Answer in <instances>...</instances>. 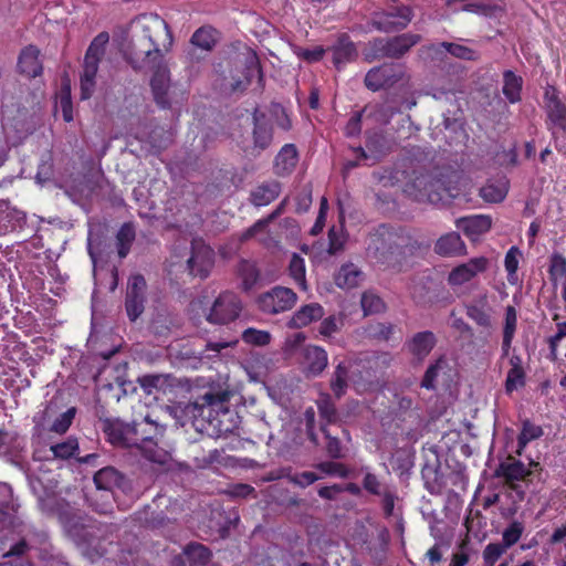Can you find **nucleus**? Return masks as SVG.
<instances>
[{
  "mask_svg": "<svg viewBox=\"0 0 566 566\" xmlns=\"http://www.w3.org/2000/svg\"><path fill=\"white\" fill-rule=\"evenodd\" d=\"M78 450V440L75 437H69L66 440L50 447L53 458L60 460H69L77 457Z\"/></svg>",
  "mask_w": 566,
  "mask_h": 566,
  "instance_id": "39",
  "label": "nucleus"
},
{
  "mask_svg": "<svg viewBox=\"0 0 566 566\" xmlns=\"http://www.w3.org/2000/svg\"><path fill=\"white\" fill-rule=\"evenodd\" d=\"M281 192V184L271 180L259 185L251 192V202L256 207L268 206L273 202Z\"/></svg>",
  "mask_w": 566,
  "mask_h": 566,
  "instance_id": "30",
  "label": "nucleus"
},
{
  "mask_svg": "<svg viewBox=\"0 0 566 566\" xmlns=\"http://www.w3.org/2000/svg\"><path fill=\"white\" fill-rule=\"evenodd\" d=\"M506 551L507 549L503 547L499 542L489 543L482 552V566H495L497 560L503 556V554L506 553Z\"/></svg>",
  "mask_w": 566,
  "mask_h": 566,
  "instance_id": "56",
  "label": "nucleus"
},
{
  "mask_svg": "<svg viewBox=\"0 0 566 566\" xmlns=\"http://www.w3.org/2000/svg\"><path fill=\"white\" fill-rule=\"evenodd\" d=\"M116 249L119 259H125L136 239V230L133 222H125L116 233Z\"/></svg>",
  "mask_w": 566,
  "mask_h": 566,
  "instance_id": "34",
  "label": "nucleus"
},
{
  "mask_svg": "<svg viewBox=\"0 0 566 566\" xmlns=\"http://www.w3.org/2000/svg\"><path fill=\"white\" fill-rule=\"evenodd\" d=\"M403 70L395 63H384L370 69L364 78L365 86L371 92L389 88L401 81Z\"/></svg>",
  "mask_w": 566,
  "mask_h": 566,
  "instance_id": "12",
  "label": "nucleus"
},
{
  "mask_svg": "<svg viewBox=\"0 0 566 566\" xmlns=\"http://www.w3.org/2000/svg\"><path fill=\"white\" fill-rule=\"evenodd\" d=\"M527 475H530V470L526 465L512 455H509L505 461H502L494 471V476L504 479L507 484L522 481Z\"/></svg>",
  "mask_w": 566,
  "mask_h": 566,
  "instance_id": "24",
  "label": "nucleus"
},
{
  "mask_svg": "<svg viewBox=\"0 0 566 566\" xmlns=\"http://www.w3.org/2000/svg\"><path fill=\"white\" fill-rule=\"evenodd\" d=\"M230 395L226 390L207 391L198 396L193 402L188 406L199 430H212V433H224L231 430L224 426L223 418L231 415L228 407Z\"/></svg>",
  "mask_w": 566,
  "mask_h": 566,
  "instance_id": "3",
  "label": "nucleus"
},
{
  "mask_svg": "<svg viewBox=\"0 0 566 566\" xmlns=\"http://www.w3.org/2000/svg\"><path fill=\"white\" fill-rule=\"evenodd\" d=\"M544 434L543 428L533 423L531 420L525 419L522 422L521 432L517 436V450L516 453L522 455L526 446L536 439H539Z\"/></svg>",
  "mask_w": 566,
  "mask_h": 566,
  "instance_id": "36",
  "label": "nucleus"
},
{
  "mask_svg": "<svg viewBox=\"0 0 566 566\" xmlns=\"http://www.w3.org/2000/svg\"><path fill=\"white\" fill-rule=\"evenodd\" d=\"M437 336L431 331H422L413 334L405 343V348L417 363H422L437 345Z\"/></svg>",
  "mask_w": 566,
  "mask_h": 566,
  "instance_id": "19",
  "label": "nucleus"
},
{
  "mask_svg": "<svg viewBox=\"0 0 566 566\" xmlns=\"http://www.w3.org/2000/svg\"><path fill=\"white\" fill-rule=\"evenodd\" d=\"M296 293L283 286H275L258 298L260 310L266 314H277L291 310L296 303Z\"/></svg>",
  "mask_w": 566,
  "mask_h": 566,
  "instance_id": "13",
  "label": "nucleus"
},
{
  "mask_svg": "<svg viewBox=\"0 0 566 566\" xmlns=\"http://www.w3.org/2000/svg\"><path fill=\"white\" fill-rule=\"evenodd\" d=\"M408 240L401 229L380 224L370 233L367 254L378 264L389 266L405 253Z\"/></svg>",
  "mask_w": 566,
  "mask_h": 566,
  "instance_id": "4",
  "label": "nucleus"
},
{
  "mask_svg": "<svg viewBox=\"0 0 566 566\" xmlns=\"http://www.w3.org/2000/svg\"><path fill=\"white\" fill-rule=\"evenodd\" d=\"M40 50L33 45L24 46L18 57V72L28 77L35 78L43 73V65L40 60Z\"/></svg>",
  "mask_w": 566,
  "mask_h": 566,
  "instance_id": "21",
  "label": "nucleus"
},
{
  "mask_svg": "<svg viewBox=\"0 0 566 566\" xmlns=\"http://www.w3.org/2000/svg\"><path fill=\"white\" fill-rule=\"evenodd\" d=\"M298 163V151L294 144H285L274 159V174L280 177L290 176Z\"/></svg>",
  "mask_w": 566,
  "mask_h": 566,
  "instance_id": "25",
  "label": "nucleus"
},
{
  "mask_svg": "<svg viewBox=\"0 0 566 566\" xmlns=\"http://www.w3.org/2000/svg\"><path fill=\"white\" fill-rule=\"evenodd\" d=\"M446 364L447 359L443 355L437 358L432 364H430L422 377L421 387L428 390L434 389L437 378Z\"/></svg>",
  "mask_w": 566,
  "mask_h": 566,
  "instance_id": "48",
  "label": "nucleus"
},
{
  "mask_svg": "<svg viewBox=\"0 0 566 566\" xmlns=\"http://www.w3.org/2000/svg\"><path fill=\"white\" fill-rule=\"evenodd\" d=\"M147 283L145 277L137 273L128 277L125 311L130 322L137 321L145 311Z\"/></svg>",
  "mask_w": 566,
  "mask_h": 566,
  "instance_id": "11",
  "label": "nucleus"
},
{
  "mask_svg": "<svg viewBox=\"0 0 566 566\" xmlns=\"http://www.w3.org/2000/svg\"><path fill=\"white\" fill-rule=\"evenodd\" d=\"M325 314L324 307L318 303H310L301 306L291 317L289 326L303 328L312 322L322 319Z\"/></svg>",
  "mask_w": 566,
  "mask_h": 566,
  "instance_id": "26",
  "label": "nucleus"
},
{
  "mask_svg": "<svg viewBox=\"0 0 566 566\" xmlns=\"http://www.w3.org/2000/svg\"><path fill=\"white\" fill-rule=\"evenodd\" d=\"M74 417L75 408L67 409L65 412L55 418L50 427V431L57 434H64L70 429Z\"/></svg>",
  "mask_w": 566,
  "mask_h": 566,
  "instance_id": "60",
  "label": "nucleus"
},
{
  "mask_svg": "<svg viewBox=\"0 0 566 566\" xmlns=\"http://www.w3.org/2000/svg\"><path fill=\"white\" fill-rule=\"evenodd\" d=\"M327 49L322 45H316L314 48H298L295 51V54L298 59L305 61L306 63L313 64L323 60Z\"/></svg>",
  "mask_w": 566,
  "mask_h": 566,
  "instance_id": "61",
  "label": "nucleus"
},
{
  "mask_svg": "<svg viewBox=\"0 0 566 566\" xmlns=\"http://www.w3.org/2000/svg\"><path fill=\"white\" fill-rule=\"evenodd\" d=\"M306 360L308 370L315 376L319 375L327 366V353L319 346H310L306 349Z\"/></svg>",
  "mask_w": 566,
  "mask_h": 566,
  "instance_id": "38",
  "label": "nucleus"
},
{
  "mask_svg": "<svg viewBox=\"0 0 566 566\" xmlns=\"http://www.w3.org/2000/svg\"><path fill=\"white\" fill-rule=\"evenodd\" d=\"M253 144L254 147L264 150L273 140V127L266 115L259 108H255L253 114Z\"/></svg>",
  "mask_w": 566,
  "mask_h": 566,
  "instance_id": "23",
  "label": "nucleus"
},
{
  "mask_svg": "<svg viewBox=\"0 0 566 566\" xmlns=\"http://www.w3.org/2000/svg\"><path fill=\"white\" fill-rule=\"evenodd\" d=\"M348 373V366L344 361L338 363L335 367L329 386L337 399L342 398L347 390Z\"/></svg>",
  "mask_w": 566,
  "mask_h": 566,
  "instance_id": "37",
  "label": "nucleus"
},
{
  "mask_svg": "<svg viewBox=\"0 0 566 566\" xmlns=\"http://www.w3.org/2000/svg\"><path fill=\"white\" fill-rule=\"evenodd\" d=\"M360 305L365 315L378 314L385 311L386 304L382 298L371 291L363 293Z\"/></svg>",
  "mask_w": 566,
  "mask_h": 566,
  "instance_id": "47",
  "label": "nucleus"
},
{
  "mask_svg": "<svg viewBox=\"0 0 566 566\" xmlns=\"http://www.w3.org/2000/svg\"><path fill=\"white\" fill-rule=\"evenodd\" d=\"M242 340L255 346H265L270 343L271 335L266 331L250 327L242 333Z\"/></svg>",
  "mask_w": 566,
  "mask_h": 566,
  "instance_id": "59",
  "label": "nucleus"
},
{
  "mask_svg": "<svg viewBox=\"0 0 566 566\" xmlns=\"http://www.w3.org/2000/svg\"><path fill=\"white\" fill-rule=\"evenodd\" d=\"M525 531V525L523 522L514 520L512 521L502 532V541L499 542L506 549L511 548L515 544L518 543L523 533Z\"/></svg>",
  "mask_w": 566,
  "mask_h": 566,
  "instance_id": "43",
  "label": "nucleus"
},
{
  "mask_svg": "<svg viewBox=\"0 0 566 566\" xmlns=\"http://www.w3.org/2000/svg\"><path fill=\"white\" fill-rule=\"evenodd\" d=\"M191 43L203 50H211L216 44L214 30L210 27H201L191 36Z\"/></svg>",
  "mask_w": 566,
  "mask_h": 566,
  "instance_id": "52",
  "label": "nucleus"
},
{
  "mask_svg": "<svg viewBox=\"0 0 566 566\" xmlns=\"http://www.w3.org/2000/svg\"><path fill=\"white\" fill-rule=\"evenodd\" d=\"M103 431L108 441L116 447L136 448L153 460L156 439L161 434L159 426L147 417L140 422L126 423L119 419H106Z\"/></svg>",
  "mask_w": 566,
  "mask_h": 566,
  "instance_id": "2",
  "label": "nucleus"
},
{
  "mask_svg": "<svg viewBox=\"0 0 566 566\" xmlns=\"http://www.w3.org/2000/svg\"><path fill=\"white\" fill-rule=\"evenodd\" d=\"M548 277L551 283L556 286L560 277L566 279V258L559 252H553L549 256Z\"/></svg>",
  "mask_w": 566,
  "mask_h": 566,
  "instance_id": "44",
  "label": "nucleus"
},
{
  "mask_svg": "<svg viewBox=\"0 0 566 566\" xmlns=\"http://www.w3.org/2000/svg\"><path fill=\"white\" fill-rule=\"evenodd\" d=\"M302 423L304 424V431L307 440L313 448L319 446L318 433L316 431V412L313 407H308L303 412Z\"/></svg>",
  "mask_w": 566,
  "mask_h": 566,
  "instance_id": "45",
  "label": "nucleus"
},
{
  "mask_svg": "<svg viewBox=\"0 0 566 566\" xmlns=\"http://www.w3.org/2000/svg\"><path fill=\"white\" fill-rule=\"evenodd\" d=\"M312 188L311 186H305L295 197V211L297 213L307 212L312 206Z\"/></svg>",
  "mask_w": 566,
  "mask_h": 566,
  "instance_id": "64",
  "label": "nucleus"
},
{
  "mask_svg": "<svg viewBox=\"0 0 566 566\" xmlns=\"http://www.w3.org/2000/svg\"><path fill=\"white\" fill-rule=\"evenodd\" d=\"M238 276L241 279L243 291H251L260 280V270L256 264L249 260H241L238 264Z\"/></svg>",
  "mask_w": 566,
  "mask_h": 566,
  "instance_id": "35",
  "label": "nucleus"
},
{
  "mask_svg": "<svg viewBox=\"0 0 566 566\" xmlns=\"http://www.w3.org/2000/svg\"><path fill=\"white\" fill-rule=\"evenodd\" d=\"M412 18L411 7L401 2H394L384 9L374 11L369 23L379 32L394 33L406 29Z\"/></svg>",
  "mask_w": 566,
  "mask_h": 566,
  "instance_id": "6",
  "label": "nucleus"
},
{
  "mask_svg": "<svg viewBox=\"0 0 566 566\" xmlns=\"http://www.w3.org/2000/svg\"><path fill=\"white\" fill-rule=\"evenodd\" d=\"M464 310L467 316L479 327L486 329L492 327V307L486 294H482L465 303Z\"/></svg>",
  "mask_w": 566,
  "mask_h": 566,
  "instance_id": "22",
  "label": "nucleus"
},
{
  "mask_svg": "<svg viewBox=\"0 0 566 566\" xmlns=\"http://www.w3.org/2000/svg\"><path fill=\"white\" fill-rule=\"evenodd\" d=\"M363 112L367 113L368 116L375 117L377 120L387 124L392 118V116L399 112V109L387 106L385 104L376 103L366 105L363 108Z\"/></svg>",
  "mask_w": 566,
  "mask_h": 566,
  "instance_id": "51",
  "label": "nucleus"
},
{
  "mask_svg": "<svg viewBox=\"0 0 566 566\" xmlns=\"http://www.w3.org/2000/svg\"><path fill=\"white\" fill-rule=\"evenodd\" d=\"M144 70H151L154 72L150 78V87L156 104L161 108H169L168 91L170 87V78L169 70L165 65L164 60L157 65H147Z\"/></svg>",
  "mask_w": 566,
  "mask_h": 566,
  "instance_id": "15",
  "label": "nucleus"
},
{
  "mask_svg": "<svg viewBox=\"0 0 566 566\" xmlns=\"http://www.w3.org/2000/svg\"><path fill=\"white\" fill-rule=\"evenodd\" d=\"M526 374L524 369L510 368L505 379V391L512 394L514 390L525 386Z\"/></svg>",
  "mask_w": 566,
  "mask_h": 566,
  "instance_id": "57",
  "label": "nucleus"
},
{
  "mask_svg": "<svg viewBox=\"0 0 566 566\" xmlns=\"http://www.w3.org/2000/svg\"><path fill=\"white\" fill-rule=\"evenodd\" d=\"M464 250L465 244L457 232H450L440 237L434 245L436 253L442 256L462 254Z\"/></svg>",
  "mask_w": 566,
  "mask_h": 566,
  "instance_id": "31",
  "label": "nucleus"
},
{
  "mask_svg": "<svg viewBox=\"0 0 566 566\" xmlns=\"http://www.w3.org/2000/svg\"><path fill=\"white\" fill-rule=\"evenodd\" d=\"M214 264L213 250L205 244H192L191 256L187 261L190 275L205 280Z\"/></svg>",
  "mask_w": 566,
  "mask_h": 566,
  "instance_id": "16",
  "label": "nucleus"
},
{
  "mask_svg": "<svg viewBox=\"0 0 566 566\" xmlns=\"http://www.w3.org/2000/svg\"><path fill=\"white\" fill-rule=\"evenodd\" d=\"M366 332L370 338L387 342L391 338L395 332V325L391 323L378 322L375 324H370L367 327Z\"/></svg>",
  "mask_w": 566,
  "mask_h": 566,
  "instance_id": "55",
  "label": "nucleus"
},
{
  "mask_svg": "<svg viewBox=\"0 0 566 566\" xmlns=\"http://www.w3.org/2000/svg\"><path fill=\"white\" fill-rule=\"evenodd\" d=\"M211 556L208 547L192 542L185 546L182 554L172 559L171 566H207Z\"/></svg>",
  "mask_w": 566,
  "mask_h": 566,
  "instance_id": "20",
  "label": "nucleus"
},
{
  "mask_svg": "<svg viewBox=\"0 0 566 566\" xmlns=\"http://www.w3.org/2000/svg\"><path fill=\"white\" fill-rule=\"evenodd\" d=\"M523 78L512 70L503 72L502 93L511 104L522 101Z\"/></svg>",
  "mask_w": 566,
  "mask_h": 566,
  "instance_id": "32",
  "label": "nucleus"
},
{
  "mask_svg": "<svg viewBox=\"0 0 566 566\" xmlns=\"http://www.w3.org/2000/svg\"><path fill=\"white\" fill-rule=\"evenodd\" d=\"M94 483L98 490L120 491L124 494L132 492V482L122 472L113 467H105L94 474Z\"/></svg>",
  "mask_w": 566,
  "mask_h": 566,
  "instance_id": "17",
  "label": "nucleus"
},
{
  "mask_svg": "<svg viewBox=\"0 0 566 566\" xmlns=\"http://www.w3.org/2000/svg\"><path fill=\"white\" fill-rule=\"evenodd\" d=\"M344 321L345 315L343 313L329 315L322 319L318 327V333L324 338H329L342 329L344 326Z\"/></svg>",
  "mask_w": 566,
  "mask_h": 566,
  "instance_id": "46",
  "label": "nucleus"
},
{
  "mask_svg": "<svg viewBox=\"0 0 566 566\" xmlns=\"http://www.w3.org/2000/svg\"><path fill=\"white\" fill-rule=\"evenodd\" d=\"M517 328V312L512 305L506 306L504 314L503 337L514 339Z\"/></svg>",
  "mask_w": 566,
  "mask_h": 566,
  "instance_id": "62",
  "label": "nucleus"
},
{
  "mask_svg": "<svg viewBox=\"0 0 566 566\" xmlns=\"http://www.w3.org/2000/svg\"><path fill=\"white\" fill-rule=\"evenodd\" d=\"M451 55L462 60H473L475 52L462 44L442 42L440 44Z\"/></svg>",
  "mask_w": 566,
  "mask_h": 566,
  "instance_id": "63",
  "label": "nucleus"
},
{
  "mask_svg": "<svg viewBox=\"0 0 566 566\" xmlns=\"http://www.w3.org/2000/svg\"><path fill=\"white\" fill-rule=\"evenodd\" d=\"M319 431L323 433L326 443H325V452L328 458L332 460H340L345 458V449L339 440V438L332 433L328 427L319 426Z\"/></svg>",
  "mask_w": 566,
  "mask_h": 566,
  "instance_id": "40",
  "label": "nucleus"
},
{
  "mask_svg": "<svg viewBox=\"0 0 566 566\" xmlns=\"http://www.w3.org/2000/svg\"><path fill=\"white\" fill-rule=\"evenodd\" d=\"M507 185L503 184H493L489 182L480 188L481 198L490 203H499L502 202L507 196Z\"/></svg>",
  "mask_w": 566,
  "mask_h": 566,
  "instance_id": "41",
  "label": "nucleus"
},
{
  "mask_svg": "<svg viewBox=\"0 0 566 566\" xmlns=\"http://www.w3.org/2000/svg\"><path fill=\"white\" fill-rule=\"evenodd\" d=\"M520 255L521 251L517 247H511L505 254L504 268L507 272V281L510 283H515V281L517 280Z\"/></svg>",
  "mask_w": 566,
  "mask_h": 566,
  "instance_id": "53",
  "label": "nucleus"
},
{
  "mask_svg": "<svg viewBox=\"0 0 566 566\" xmlns=\"http://www.w3.org/2000/svg\"><path fill=\"white\" fill-rule=\"evenodd\" d=\"M488 266L489 260L485 256L472 258L449 272L448 284L450 286H461L472 281L478 274L485 272Z\"/></svg>",
  "mask_w": 566,
  "mask_h": 566,
  "instance_id": "14",
  "label": "nucleus"
},
{
  "mask_svg": "<svg viewBox=\"0 0 566 566\" xmlns=\"http://www.w3.org/2000/svg\"><path fill=\"white\" fill-rule=\"evenodd\" d=\"M281 211L282 208L280 206L266 218L258 220L241 234V241H248L251 238H253L256 233L264 231L269 223L272 222L281 213Z\"/></svg>",
  "mask_w": 566,
  "mask_h": 566,
  "instance_id": "54",
  "label": "nucleus"
},
{
  "mask_svg": "<svg viewBox=\"0 0 566 566\" xmlns=\"http://www.w3.org/2000/svg\"><path fill=\"white\" fill-rule=\"evenodd\" d=\"M134 29L125 59L135 71L157 65L172 46L174 38L168 23L157 13H144L132 22Z\"/></svg>",
  "mask_w": 566,
  "mask_h": 566,
  "instance_id": "1",
  "label": "nucleus"
},
{
  "mask_svg": "<svg viewBox=\"0 0 566 566\" xmlns=\"http://www.w3.org/2000/svg\"><path fill=\"white\" fill-rule=\"evenodd\" d=\"M546 127L552 134V139L555 142V147L558 151V132L566 134V104L560 99L559 93L556 87L549 86L544 92Z\"/></svg>",
  "mask_w": 566,
  "mask_h": 566,
  "instance_id": "8",
  "label": "nucleus"
},
{
  "mask_svg": "<svg viewBox=\"0 0 566 566\" xmlns=\"http://www.w3.org/2000/svg\"><path fill=\"white\" fill-rule=\"evenodd\" d=\"M109 42V34L106 31L99 32L90 43L85 56L84 64L98 69L99 62L106 52V45Z\"/></svg>",
  "mask_w": 566,
  "mask_h": 566,
  "instance_id": "29",
  "label": "nucleus"
},
{
  "mask_svg": "<svg viewBox=\"0 0 566 566\" xmlns=\"http://www.w3.org/2000/svg\"><path fill=\"white\" fill-rule=\"evenodd\" d=\"M254 76L258 77L259 86L263 87L264 86V75H263L262 66H261L258 55L253 52L251 55H249L247 57V61H245L244 77H245L247 84H251Z\"/></svg>",
  "mask_w": 566,
  "mask_h": 566,
  "instance_id": "50",
  "label": "nucleus"
},
{
  "mask_svg": "<svg viewBox=\"0 0 566 566\" xmlns=\"http://www.w3.org/2000/svg\"><path fill=\"white\" fill-rule=\"evenodd\" d=\"M403 191L416 201L432 205L449 203L460 196V189L455 185L443 178H434L429 172L416 175L406 182Z\"/></svg>",
  "mask_w": 566,
  "mask_h": 566,
  "instance_id": "5",
  "label": "nucleus"
},
{
  "mask_svg": "<svg viewBox=\"0 0 566 566\" xmlns=\"http://www.w3.org/2000/svg\"><path fill=\"white\" fill-rule=\"evenodd\" d=\"M327 51L332 52V62L337 71L343 70L358 56L357 46L348 33H339Z\"/></svg>",
  "mask_w": 566,
  "mask_h": 566,
  "instance_id": "18",
  "label": "nucleus"
},
{
  "mask_svg": "<svg viewBox=\"0 0 566 566\" xmlns=\"http://www.w3.org/2000/svg\"><path fill=\"white\" fill-rule=\"evenodd\" d=\"M59 521L66 535L77 545L90 547L96 537V528L92 524L70 509L59 512Z\"/></svg>",
  "mask_w": 566,
  "mask_h": 566,
  "instance_id": "9",
  "label": "nucleus"
},
{
  "mask_svg": "<svg viewBox=\"0 0 566 566\" xmlns=\"http://www.w3.org/2000/svg\"><path fill=\"white\" fill-rule=\"evenodd\" d=\"M315 403L321 419L319 426L328 427L338 421V410L329 394L321 392Z\"/></svg>",
  "mask_w": 566,
  "mask_h": 566,
  "instance_id": "33",
  "label": "nucleus"
},
{
  "mask_svg": "<svg viewBox=\"0 0 566 566\" xmlns=\"http://www.w3.org/2000/svg\"><path fill=\"white\" fill-rule=\"evenodd\" d=\"M418 33H402L389 39L377 38L369 42L373 59H400L421 41Z\"/></svg>",
  "mask_w": 566,
  "mask_h": 566,
  "instance_id": "7",
  "label": "nucleus"
},
{
  "mask_svg": "<svg viewBox=\"0 0 566 566\" xmlns=\"http://www.w3.org/2000/svg\"><path fill=\"white\" fill-rule=\"evenodd\" d=\"M242 311L239 296L230 291H224L213 301L206 313V319L210 324L226 325L235 321Z\"/></svg>",
  "mask_w": 566,
  "mask_h": 566,
  "instance_id": "10",
  "label": "nucleus"
},
{
  "mask_svg": "<svg viewBox=\"0 0 566 566\" xmlns=\"http://www.w3.org/2000/svg\"><path fill=\"white\" fill-rule=\"evenodd\" d=\"M457 226L468 237L481 235L491 230L492 218L486 214L463 217L457 221Z\"/></svg>",
  "mask_w": 566,
  "mask_h": 566,
  "instance_id": "27",
  "label": "nucleus"
},
{
  "mask_svg": "<svg viewBox=\"0 0 566 566\" xmlns=\"http://www.w3.org/2000/svg\"><path fill=\"white\" fill-rule=\"evenodd\" d=\"M289 273L295 284L303 291L307 290L306 277H305V261L297 253H293L290 264Z\"/></svg>",
  "mask_w": 566,
  "mask_h": 566,
  "instance_id": "42",
  "label": "nucleus"
},
{
  "mask_svg": "<svg viewBox=\"0 0 566 566\" xmlns=\"http://www.w3.org/2000/svg\"><path fill=\"white\" fill-rule=\"evenodd\" d=\"M364 279V273L354 263L343 264L334 276L336 286L343 290L357 287Z\"/></svg>",
  "mask_w": 566,
  "mask_h": 566,
  "instance_id": "28",
  "label": "nucleus"
},
{
  "mask_svg": "<svg viewBox=\"0 0 566 566\" xmlns=\"http://www.w3.org/2000/svg\"><path fill=\"white\" fill-rule=\"evenodd\" d=\"M316 469L326 475H336L339 478H348L349 469L342 462L323 461L316 464Z\"/></svg>",
  "mask_w": 566,
  "mask_h": 566,
  "instance_id": "58",
  "label": "nucleus"
},
{
  "mask_svg": "<svg viewBox=\"0 0 566 566\" xmlns=\"http://www.w3.org/2000/svg\"><path fill=\"white\" fill-rule=\"evenodd\" d=\"M98 69L93 66L83 65V73L81 75V99H88L95 88V78Z\"/></svg>",
  "mask_w": 566,
  "mask_h": 566,
  "instance_id": "49",
  "label": "nucleus"
}]
</instances>
